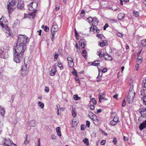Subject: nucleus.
I'll use <instances>...</instances> for the list:
<instances>
[{"mask_svg": "<svg viewBox=\"0 0 146 146\" xmlns=\"http://www.w3.org/2000/svg\"><path fill=\"white\" fill-rule=\"evenodd\" d=\"M28 40V37L26 36L23 35H19L17 44L15 48L17 49L18 51L21 50L25 51Z\"/></svg>", "mask_w": 146, "mask_h": 146, "instance_id": "nucleus-1", "label": "nucleus"}, {"mask_svg": "<svg viewBox=\"0 0 146 146\" xmlns=\"http://www.w3.org/2000/svg\"><path fill=\"white\" fill-rule=\"evenodd\" d=\"M89 23L92 22V26L90 28V32H93L94 33H99L100 30L96 26L98 24L99 20L97 18L94 17L93 18L89 17L87 19Z\"/></svg>", "mask_w": 146, "mask_h": 146, "instance_id": "nucleus-2", "label": "nucleus"}, {"mask_svg": "<svg viewBox=\"0 0 146 146\" xmlns=\"http://www.w3.org/2000/svg\"><path fill=\"white\" fill-rule=\"evenodd\" d=\"M25 51L21 50L18 51L15 48L13 50V60L17 63L21 62L23 59L24 53Z\"/></svg>", "mask_w": 146, "mask_h": 146, "instance_id": "nucleus-3", "label": "nucleus"}, {"mask_svg": "<svg viewBox=\"0 0 146 146\" xmlns=\"http://www.w3.org/2000/svg\"><path fill=\"white\" fill-rule=\"evenodd\" d=\"M17 0H9L7 3V9L9 14H11L17 6Z\"/></svg>", "mask_w": 146, "mask_h": 146, "instance_id": "nucleus-4", "label": "nucleus"}, {"mask_svg": "<svg viewBox=\"0 0 146 146\" xmlns=\"http://www.w3.org/2000/svg\"><path fill=\"white\" fill-rule=\"evenodd\" d=\"M133 88V86H132L130 88L129 94L127 96V101L129 103H131L132 102L135 94Z\"/></svg>", "mask_w": 146, "mask_h": 146, "instance_id": "nucleus-5", "label": "nucleus"}, {"mask_svg": "<svg viewBox=\"0 0 146 146\" xmlns=\"http://www.w3.org/2000/svg\"><path fill=\"white\" fill-rule=\"evenodd\" d=\"M30 61H28L27 63L26 62V60H25L24 61V65L23 66L22 68L21 75L23 77L25 76L28 73V69L29 66Z\"/></svg>", "mask_w": 146, "mask_h": 146, "instance_id": "nucleus-6", "label": "nucleus"}, {"mask_svg": "<svg viewBox=\"0 0 146 146\" xmlns=\"http://www.w3.org/2000/svg\"><path fill=\"white\" fill-rule=\"evenodd\" d=\"M0 20H1V21L0 22V25L3 28H4L8 31V33H7L8 35H7V36H9L11 35L10 32L9 31L10 29L7 26V22L5 21V24H4L2 22V21H1V20H2V18H1Z\"/></svg>", "mask_w": 146, "mask_h": 146, "instance_id": "nucleus-7", "label": "nucleus"}, {"mask_svg": "<svg viewBox=\"0 0 146 146\" xmlns=\"http://www.w3.org/2000/svg\"><path fill=\"white\" fill-rule=\"evenodd\" d=\"M67 60L68 66L71 68L73 67L74 66V62L72 59L71 57H68Z\"/></svg>", "mask_w": 146, "mask_h": 146, "instance_id": "nucleus-8", "label": "nucleus"}, {"mask_svg": "<svg viewBox=\"0 0 146 146\" xmlns=\"http://www.w3.org/2000/svg\"><path fill=\"white\" fill-rule=\"evenodd\" d=\"M58 30V28L57 25L56 23H54L51 28V32H56Z\"/></svg>", "mask_w": 146, "mask_h": 146, "instance_id": "nucleus-9", "label": "nucleus"}, {"mask_svg": "<svg viewBox=\"0 0 146 146\" xmlns=\"http://www.w3.org/2000/svg\"><path fill=\"white\" fill-rule=\"evenodd\" d=\"M56 72V66L54 65L52 66L50 72V75L51 76H53L54 75Z\"/></svg>", "mask_w": 146, "mask_h": 146, "instance_id": "nucleus-10", "label": "nucleus"}, {"mask_svg": "<svg viewBox=\"0 0 146 146\" xmlns=\"http://www.w3.org/2000/svg\"><path fill=\"white\" fill-rule=\"evenodd\" d=\"M8 52L1 51L0 54V56L2 58L6 59L8 57Z\"/></svg>", "mask_w": 146, "mask_h": 146, "instance_id": "nucleus-11", "label": "nucleus"}, {"mask_svg": "<svg viewBox=\"0 0 146 146\" xmlns=\"http://www.w3.org/2000/svg\"><path fill=\"white\" fill-rule=\"evenodd\" d=\"M9 46L8 44H5L1 48V51L8 52L9 50Z\"/></svg>", "mask_w": 146, "mask_h": 146, "instance_id": "nucleus-12", "label": "nucleus"}, {"mask_svg": "<svg viewBox=\"0 0 146 146\" xmlns=\"http://www.w3.org/2000/svg\"><path fill=\"white\" fill-rule=\"evenodd\" d=\"M14 144L12 141H11L9 139H5L3 144V146H10L11 144Z\"/></svg>", "mask_w": 146, "mask_h": 146, "instance_id": "nucleus-13", "label": "nucleus"}, {"mask_svg": "<svg viewBox=\"0 0 146 146\" xmlns=\"http://www.w3.org/2000/svg\"><path fill=\"white\" fill-rule=\"evenodd\" d=\"M103 56L104 58V59L106 60H112V57L109 55L108 53H105L103 55Z\"/></svg>", "mask_w": 146, "mask_h": 146, "instance_id": "nucleus-14", "label": "nucleus"}, {"mask_svg": "<svg viewBox=\"0 0 146 146\" xmlns=\"http://www.w3.org/2000/svg\"><path fill=\"white\" fill-rule=\"evenodd\" d=\"M89 117L93 121L96 119V116L92 112H90L88 115Z\"/></svg>", "mask_w": 146, "mask_h": 146, "instance_id": "nucleus-15", "label": "nucleus"}, {"mask_svg": "<svg viewBox=\"0 0 146 146\" xmlns=\"http://www.w3.org/2000/svg\"><path fill=\"white\" fill-rule=\"evenodd\" d=\"M141 131L145 128H146V120L143 122L139 125V127Z\"/></svg>", "mask_w": 146, "mask_h": 146, "instance_id": "nucleus-16", "label": "nucleus"}, {"mask_svg": "<svg viewBox=\"0 0 146 146\" xmlns=\"http://www.w3.org/2000/svg\"><path fill=\"white\" fill-rule=\"evenodd\" d=\"M28 9L29 10L31 11H35V12H32L31 13V15L32 16H35V9L33 8V6H32L31 4L30 5H28Z\"/></svg>", "mask_w": 146, "mask_h": 146, "instance_id": "nucleus-17", "label": "nucleus"}, {"mask_svg": "<svg viewBox=\"0 0 146 146\" xmlns=\"http://www.w3.org/2000/svg\"><path fill=\"white\" fill-rule=\"evenodd\" d=\"M79 43L80 44L82 48H84L85 47L86 44V41L84 39H81L79 41Z\"/></svg>", "mask_w": 146, "mask_h": 146, "instance_id": "nucleus-18", "label": "nucleus"}, {"mask_svg": "<svg viewBox=\"0 0 146 146\" xmlns=\"http://www.w3.org/2000/svg\"><path fill=\"white\" fill-rule=\"evenodd\" d=\"M5 111L4 108H2L0 106V116H4L5 115Z\"/></svg>", "mask_w": 146, "mask_h": 146, "instance_id": "nucleus-19", "label": "nucleus"}, {"mask_svg": "<svg viewBox=\"0 0 146 146\" xmlns=\"http://www.w3.org/2000/svg\"><path fill=\"white\" fill-rule=\"evenodd\" d=\"M125 15L123 13H119L118 15V18L119 20H121L124 18Z\"/></svg>", "mask_w": 146, "mask_h": 146, "instance_id": "nucleus-20", "label": "nucleus"}, {"mask_svg": "<svg viewBox=\"0 0 146 146\" xmlns=\"http://www.w3.org/2000/svg\"><path fill=\"white\" fill-rule=\"evenodd\" d=\"M31 4H32V6H33V8L35 9V10H36V7L38 5V3L36 2H32L31 3Z\"/></svg>", "mask_w": 146, "mask_h": 146, "instance_id": "nucleus-21", "label": "nucleus"}, {"mask_svg": "<svg viewBox=\"0 0 146 146\" xmlns=\"http://www.w3.org/2000/svg\"><path fill=\"white\" fill-rule=\"evenodd\" d=\"M36 121L35 120H32L29 123V125L30 127H33L35 125Z\"/></svg>", "mask_w": 146, "mask_h": 146, "instance_id": "nucleus-22", "label": "nucleus"}, {"mask_svg": "<svg viewBox=\"0 0 146 146\" xmlns=\"http://www.w3.org/2000/svg\"><path fill=\"white\" fill-rule=\"evenodd\" d=\"M107 69L106 68H104L101 71V75H100V72L99 70V75L98 76L97 78H98V77L100 76V77H101L102 75V72H105L107 71Z\"/></svg>", "mask_w": 146, "mask_h": 146, "instance_id": "nucleus-23", "label": "nucleus"}, {"mask_svg": "<svg viewBox=\"0 0 146 146\" xmlns=\"http://www.w3.org/2000/svg\"><path fill=\"white\" fill-rule=\"evenodd\" d=\"M60 127H57L56 128V130L58 135L59 137H60L61 135V132L60 130Z\"/></svg>", "mask_w": 146, "mask_h": 146, "instance_id": "nucleus-24", "label": "nucleus"}, {"mask_svg": "<svg viewBox=\"0 0 146 146\" xmlns=\"http://www.w3.org/2000/svg\"><path fill=\"white\" fill-rule=\"evenodd\" d=\"M87 53V51L86 50H83L82 52V55L84 58L86 59L87 58L86 54Z\"/></svg>", "mask_w": 146, "mask_h": 146, "instance_id": "nucleus-25", "label": "nucleus"}, {"mask_svg": "<svg viewBox=\"0 0 146 146\" xmlns=\"http://www.w3.org/2000/svg\"><path fill=\"white\" fill-rule=\"evenodd\" d=\"M72 116L75 117H76V110L75 108H72Z\"/></svg>", "mask_w": 146, "mask_h": 146, "instance_id": "nucleus-26", "label": "nucleus"}, {"mask_svg": "<svg viewBox=\"0 0 146 146\" xmlns=\"http://www.w3.org/2000/svg\"><path fill=\"white\" fill-rule=\"evenodd\" d=\"M78 123L77 121L75 120V119H73L72 120V124L73 127H75L76 126Z\"/></svg>", "mask_w": 146, "mask_h": 146, "instance_id": "nucleus-27", "label": "nucleus"}, {"mask_svg": "<svg viewBox=\"0 0 146 146\" xmlns=\"http://www.w3.org/2000/svg\"><path fill=\"white\" fill-rule=\"evenodd\" d=\"M83 141L88 146L89 145V141L87 138H85L83 140Z\"/></svg>", "mask_w": 146, "mask_h": 146, "instance_id": "nucleus-28", "label": "nucleus"}, {"mask_svg": "<svg viewBox=\"0 0 146 146\" xmlns=\"http://www.w3.org/2000/svg\"><path fill=\"white\" fill-rule=\"evenodd\" d=\"M141 99L143 102V103L146 106V95L142 97Z\"/></svg>", "mask_w": 146, "mask_h": 146, "instance_id": "nucleus-29", "label": "nucleus"}, {"mask_svg": "<svg viewBox=\"0 0 146 146\" xmlns=\"http://www.w3.org/2000/svg\"><path fill=\"white\" fill-rule=\"evenodd\" d=\"M141 43L142 46H146V39H144L141 41Z\"/></svg>", "mask_w": 146, "mask_h": 146, "instance_id": "nucleus-30", "label": "nucleus"}, {"mask_svg": "<svg viewBox=\"0 0 146 146\" xmlns=\"http://www.w3.org/2000/svg\"><path fill=\"white\" fill-rule=\"evenodd\" d=\"M24 7V5L20 3L18 4L17 5L18 8L20 9H22Z\"/></svg>", "mask_w": 146, "mask_h": 146, "instance_id": "nucleus-31", "label": "nucleus"}, {"mask_svg": "<svg viewBox=\"0 0 146 146\" xmlns=\"http://www.w3.org/2000/svg\"><path fill=\"white\" fill-rule=\"evenodd\" d=\"M73 98L74 100H79L80 99V98L77 94L74 95L73 96Z\"/></svg>", "mask_w": 146, "mask_h": 146, "instance_id": "nucleus-32", "label": "nucleus"}, {"mask_svg": "<svg viewBox=\"0 0 146 146\" xmlns=\"http://www.w3.org/2000/svg\"><path fill=\"white\" fill-rule=\"evenodd\" d=\"M58 66L60 68L61 70L63 69V68L62 63L60 62H58Z\"/></svg>", "mask_w": 146, "mask_h": 146, "instance_id": "nucleus-33", "label": "nucleus"}, {"mask_svg": "<svg viewBox=\"0 0 146 146\" xmlns=\"http://www.w3.org/2000/svg\"><path fill=\"white\" fill-rule=\"evenodd\" d=\"M137 62L140 64L142 61V58L141 56H138L137 58Z\"/></svg>", "mask_w": 146, "mask_h": 146, "instance_id": "nucleus-34", "label": "nucleus"}, {"mask_svg": "<svg viewBox=\"0 0 146 146\" xmlns=\"http://www.w3.org/2000/svg\"><path fill=\"white\" fill-rule=\"evenodd\" d=\"M141 95L142 96H145L146 94V90H145L142 89L141 90Z\"/></svg>", "mask_w": 146, "mask_h": 146, "instance_id": "nucleus-35", "label": "nucleus"}, {"mask_svg": "<svg viewBox=\"0 0 146 146\" xmlns=\"http://www.w3.org/2000/svg\"><path fill=\"white\" fill-rule=\"evenodd\" d=\"M119 117L117 116L115 117L113 119V121H114L115 122L117 123L119 121Z\"/></svg>", "mask_w": 146, "mask_h": 146, "instance_id": "nucleus-36", "label": "nucleus"}, {"mask_svg": "<svg viewBox=\"0 0 146 146\" xmlns=\"http://www.w3.org/2000/svg\"><path fill=\"white\" fill-rule=\"evenodd\" d=\"M38 105L42 109L44 107V104L43 103H42L40 102H39L38 103Z\"/></svg>", "mask_w": 146, "mask_h": 146, "instance_id": "nucleus-37", "label": "nucleus"}, {"mask_svg": "<svg viewBox=\"0 0 146 146\" xmlns=\"http://www.w3.org/2000/svg\"><path fill=\"white\" fill-rule=\"evenodd\" d=\"M99 96V102H101V100L103 99H104V96H103L101 94H99L98 95Z\"/></svg>", "mask_w": 146, "mask_h": 146, "instance_id": "nucleus-38", "label": "nucleus"}, {"mask_svg": "<svg viewBox=\"0 0 146 146\" xmlns=\"http://www.w3.org/2000/svg\"><path fill=\"white\" fill-rule=\"evenodd\" d=\"M43 27H44V31L46 32H48L49 31V27L47 26H44V25H42V27L43 28Z\"/></svg>", "mask_w": 146, "mask_h": 146, "instance_id": "nucleus-39", "label": "nucleus"}, {"mask_svg": "<svg viewBox=\"0 0 146 146\" xmlns=\"http://www.w3.org/2000/svg\"><path fill=\"white\" fill-rule=\"evenodd\" d=\"M55 32H51V39L52 41H53V40L54 39V35L55 34Z\"/></svg>", "mask_w": 146, "mask_h": 146, "instance_id": "nucleus-40", "label": "nucleus"}, {"mask_svg": "<svg viewBox=\"0 0 146 146\" xmlns=\"http://www.w3.org/2000/svg\"><path fill=\"white\" fill-rule=\"evenodd\" d=\"M99 62V61H95L94 62H90V63H92V64H91L92 65H93V66H98V65L99 64V63L95 62Z\"/></svg>", "mask_w": 146, "mask_h": 146, "instance_id": "nucleus-41", "label": "nucleus"}, {"mask_svg": "<svg viewBox=\"0 0 146 146\" xmlns=\"http://www.w3.org/2000/svg\"><path fill=\"white\" fill-rule=\"evenodd\" d=\"M93 122L96 125H98L99 124L100 122L99 120L97 119V117L96 118V119H95L93 121Z\"/></svg>", "mask_w": 146, "mask_h": 146, "instance_id": "nucleus-42", "label": "nucleus"}, {"mask_svg": "<svg viewBox=\"0 0 146 146\" xmlns=\"http://www.w3.org/2000/svg\"><path fill=\"white\" fill-rule=\"evenodd\" d=\"M27 137H28L27 135V134L26 135L25 139L24 142V144H25V145H26L29 142V141L27 140Z\"/></svg>", "mask_w": 146, "mask_h": 146, "instance_id": "nucleus-43", "label": "nucleus"}, {"mask_svg": "<svg viewBox=\"0 0 146 146\" xmlns=\"http://www.w3.org/2000/svg\"><path fill=\"white\" fill-rule=\"evenodd\" d=\"M133 14L136 17H138L139 16V12L135 11H134L133 12Z\"/></svg>", "mask_w": 146, "mask_h": 146, "instance_id": "nucleus-44", "label": "nucleus"}, {"mask_svg": "<svg viewBox=\"0 0 146 146\" xmlns=\"http://www.w3.org/2000/svg\"><path fill=\"white\" fill-rule=\"evenodd\" d=\"M55 54L54 55V61H56L57 60V58L58 56V54H56V52L55 53Z\"/></svg>", "mask_w": 146, "mask_h": 146, "instance_id": "nucleus-45", "label": "nucleus"}, {"mask_svg": "<svg viewBox=\"0 0 146 146\" xmlns=\"http://www.w3.org/2000/svg\"><path fill=\"white\" fill-rule=\"evenodd\" d=\"M91 100H92L90 101L91 102H92V103L94 104H96L97 102L94 98H93Z\"/></svg>", "mask_w": 146, "mask_h": 146, "instance_id": "nucleus-46", "label": "nucleus"}, {"mask_svg": "<svg viewBox=\"0 0 146 146\" xmlns=\"http://www.w3.org/2000/svg\"><path fill=\"white\" fill-rule=\"evenodd\" d=\"M110 124L111 125L114 126L116 124V123L112 120L110 121Z\"/></svg>", "mask_w": 146, "mask_h": 146, "instance_id": "nucleus-47", "label": "nucleus"}, {"mask_svg": "<svg viewBox=\"0 0 146 146\" xmlns=\"http://www.w3.org/2000/svg\"><path fill=\"white\" fill-rule=\"evenodd\" d=\"M100 46H104L105 45V43L104 41L100 42Z\"/></svg>", "mask_w": 146, "mask_h": 146, "instance_id": "nucleus-48", "label": "nucleus"}, {"mask_svg": "<svg viewBox=\"0 0 146 146\" xmlns=\"http://www.w3.org/2000/svg\"><path fill=\"white\" fill-rule=\"evenodd\" d=\"M113 144L114 145L116 144L117 143V139L116 138H114L113 139Z\"/></svg>", "mask_w": 146, "mask_h": 146, "instance_id": "nucleus-49", "label": "nucleus"}, {"mask_svg": "<svg viewBox=\"0 0 146 146\" xmlns=\"http://www.w3.org/2000/svg\"><path fill=\"white\" fill-rule=\"evenodd\" d=\"M86 126L88 127H89L90 126V122L89 121L87 120L86 121Z\"/></svg>", "mask_w": 146, "mask_h": 146, "instance_id": "nucleus-50", "label": "nucleus"}, {"mask_svg": "<svg viewBox=\"0 0 146 146\" xmlns=\"http://www.w3.org/2000/svg\"><path fill=\"white\" fill-rule=\"evenodd\" d=\"M44 91L46 93H48L49 91L48 87L47 86H46L45 87Z\"/></svg>", "mask_w": 146, "mask_h": 146, "instance_id": "nucleus-51", "label": "nucleus"}, {"mask_svg": "<svg viewBox=\"0 0 146 146\" xmlns=\"http://www.w3.org/2000/svg\"><path fill=\"white\" fill-rule=\"evenodd\" d=\"M125 105V99L123 100L121 106L123 107H124Z\"/></svg>", "mask_w": 146, "mask_h": 146, "instance_id": "nucleus-52", "label": "nucleus"}, {"mask_svg": "<svg viewBox=\"0 0 146 146\" xmlns=\"http://www.w3.org/2000/svg\"><path fill=\"white\" fill-rule=\"evenodd\" d=\"M103 36L102 34H97L96 35V36L100 38H102V37Z\"/></svg>", "mask_w": 146, "mask_h": 146, "instance_id": "nucleus-53", "label": "nucleus"}, {"mask_svg": "<svg viewBox=\"0 0 146 146\" xmlns=\"http://www.w3.org/2000/svg\"><path fill=\"white\" fill-rule=\"evenodd\" d=\"M102 49H100L99 51H98L97 52V54L98 55H99V54H100L102 53Z\"/></svg>", "mask_w": 146, "mask_h": 146, "instance_id": "nucleus-54", "label": "nucleus"}, {"mask_svg": "<svg viewBox=\"0 0 146 146\" xmlns=\"http://www.w3.org/2000/svg\"><path fill=\"white\" fill-rule=\"evenodd\" d=\"M141 116L143 117H145L146 116V112L141 113Z\"/></svg>", "mask_w": 146, "mask_h": 146, "instance_id": "nucleus-55", "label": "nucleus"}, {"mask_svg": "<svg viewBox=\"0 0 146 146\" xmlns=\"http://www.w3.org/2000/svg\"><path fill=\"white\" fill-rule=\"evenodd\" d=\"M90 107L91 109L92 110H94L95 108L94 106L93 105H90Z\"/></svg>", "mask_w": 146, "mask_h": 146, "instance_id": "nucleus-56", "label": "nucleus"}, {"mask_svg": "<svg viewBox=\"0 0 146 146\" xmlns=\"http://www.w3.org/2000/svg\"><path fill=\"white\" fill-rule=\"evenodd\" d=\"M109 26L108 24H106L104 27V30H105Z\"/></svg>", "mask_w": 146, "mask_h": 146, "instance_id": "nucleus-57", "label": "nucleus"}, {"mask_svg": "<svg viewBox=\"0 0 146 146\" xmlns=\"http://www.w3.org/2000/svg\"><path fill=\"white\" fill-rule=\"evenodd\" d=\"M140 113H143V112H146V109H141L140 111Z\"/></svg>", "mask_w": 146, "mask_h": 146, "instance_id": "nucleus-58", "label": "nucleus"}, {"mask_svg": "<svg viewBox=\"0 0 146 146\" xmlns=\"http://www.w3.org/2000/svg\"><path fill=\"white\" fill-rule=\"evenodd\" d=\"M106 141L105 140H102L101 142V144L102 145H104L106 143Z\"/></svg>", "mask_w": 146, "mask_h": 146, "instance_id": "nucleus-59", "label": "nucleus"}, {"mask_svg": "<svg viewBox=\"0 0 146 146\" xmlns=\"http://www.w3.org/2000/svg\"><path fill=\"white\" fill-rule=\"evenodd\" d=\"M117 36L119 37H122L123 36V35L121 33H117Z\"/></svg>", "mask_w": 146, "mask_h": 146, "instance_id": "nucleus-60", "label": "nucleus"}, {"mask_svg": "<svg viewBox=\"0 0 146 146\" xmlns=\"http://www.w3.org/2000/svg\"><path fill=\"white\" fill-rule=\"evenodd\" d=\"M139 65L138 64H137L135 65V68H136V70L137 71L138 70V69L139 68Z\"/></svg>", "mask_w": 146, "mask_h": 146, "instance_id": "nucleus-61", "label": "nucleus"}, {"mask_svg": "<svg viewBox=\"0 0 146 146\" xmlns=\"http://www.w3.org/2000/svg\"><path fill=\"white\" fill-rule=\"evenodd\" d=\"M74 32H75V35L76 37V38H77L78 36V33L76 31V29H74Z\"/></svg>", "mask_w": 146, "mask_h": 146, "instance_id": "nucleus-62", "label": "nucleus"}, {"mask_svg": "<svg viewBox=\"0 0 146 146\" xmlns=\"http://www.w3.org/2000/svg\"><path fill=\"white\" fill-rule=\"evenodd\" d=\"M57 115H60V114L59 113L60 111L59 108H58V107H57Z\"/></svg>", "mask_w": 146, "mask_h": 146, "instance_id": "nucleus-63", "label": "nucleus"}, {"mask_svg": "<svg viewBox=\"0 0 146 146\" xmlns=\"http://www.w3.org/2000/svg\"><path fill=\"white\" fill-rule=\"evenodd\" d=\"M72 74L75 76L77 75V72L76 71L72 72Z\"/></svg>", "mask_w": 146, "mask_h": 146, "instance_id": "nucleus-64", "label": "nucleus"}]
</instances>
